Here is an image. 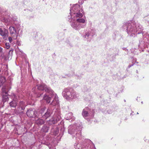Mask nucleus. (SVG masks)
Wrapping results in <instances>:
<instances>
[{
	"label": "nucleus",
	"mask_w": 149,
	"mask_h": 149,
	"mask_svg": "<svg viewBox=\"0 0 149 149\" xmlns=\"http://www.w3.org/2000/svg\"><path fill=\"white\" fill-rule=\"evenodd\" d=\"M70 15L68 19H72L70 21L71 27L74 29L79 30L85 27L86 22L85 19L81 18L83 16L84 11L77 4H74L70 9Z\"/></svg>",
	"instance_id": "nucleus-1"
},
{
	"label": "nucleus",
	"mask_w": 149,
	"mask_h": 149,
	"mask_svg": "<svg viewBox=\"0 0 149 149\" xmlns=\"http://www.w3.org/2000/svg\"><path fill=\"white\" fill-rule=\"evenodd\" d=\"M37 86L38 91H44L45 90V92H46V94H45L43 99L46 100L47 103H49L52 98L54 97V99L50 103V104L53 106H55L58 104L59 101L58 96L50 88L47 87L44 84L37 85Z\"/></svg>",
	"instance_id": "nucleus-2"
},
{
	"label": "nucleus",
	"mask_w": 149,
	"mask_h": 149,
	"mask_svg": "<svg viewBox=\"0 0 149 149\" xmlns=\"http://www.w3.org/2000/svg\"><path fill=\"white\" fill-rule=\"evenodd\" d=\"M123 28L131 37H134L137 34L141 33L143 30V27L138 23L127 22L123 24Z\"/></svg>",
	"instance_id": "nucleus-3"
},
{
	"label": "nucleus",
	"mask_w": 149,
	"mask_h": 149,
	"mask_svg": "<svg viewBox=\"0 0 149 149\" xmlns=\"http://www.w3.org/2000/svg\"><path fill=\"white\" fill-rule=\"evenodd\" d=\"M62 95L65 99L68 101L77 98L78 97V94L71 88H65L62 92Z\"/></svg>",
	"instance_id": "nucleus-4"
},
{
	"label": "nucleus",
	"mask_w": 149,
	"mask_h": 149,
	"mask_svg": "<svg viewBox=\"0 0 149 149\" xmlns=\"http://www.w3.org/2000/svg\"><path fill=\"white\" fill-rule=\"evenodd\" d=\"M74 146L76 149H96L92 142L88 139L85 140L84 143L76 142Z\"/></svg>",
	"instance_id": "nucleus-5"
},
{
	"label": "nucleus",
	"mask_w": 149,
	"mask_h": 149,
	"mask_svg": "<svg viewBox=\"0 0 149 149\" xmlns=\"http://www.w3.org/2000/svg\"><path fill=\"white\" fill-rule=\"evenodd\" d=\"M81 129V128L77 127L75 125H70L68 127V133L72 135L73 138L75 137L77 140L80 139L82 138Z\"/></svg>",
	"instance_id": "nucleus-6"
},
{
	"label": "nucleus",
	"mask_w": 149,
	"mask_h": 149,
	"mask_svg": "<svg viewBox=\"0 0 149 149\" xmlns=\"http://www.w3.org/2000/svg\"><path fill=\"white\" fill-rule=\"evenodd\" d=\"M94 114V110H92L91 111L88 107H86L83 110L82 113L83 117L88 120L93 117Z\"/></svg>",
	"instance_id": "nucleus-7"
},
{
	"label": "nucleus",
	"mask_w": 149,
	"mask_h": 149,
	"mask_svg": "<svg viewBox=\"0 0 149 149\" xmlns=\"http://www.w3.org/2000/svg\"><path fill=\"white\" fill-rule=\"evenodd\" d=\"M17 29L13 26H10L9 28V30L11 36L12 37L13 39L16 40L17 39L20 29L19 28L20 25L17 24Z\"/></svg>",
	"instance_id": "nucleus-8"
},
{
	"label": "nucleus",
	"mask_w": 149,
	"mask_h": 149,
	"mask_svg": "<svg viewBox=\"0 0 149 149\" xmlns=\"http://www.w3.org/2000/svg\"><path fill=\"white\" fill-rule=\"evenodd\" d=\"M61 119L60 113L59 111L57 110L55 111L53 118L49 120L48 123L51 125L55 124Z\"/></svg>",
	"instance_id": "nucleus-9"
},
{
	"label": "nucleus",
	"mask_w": 149,
	"mask_h": 149,
	"mask_svg": "<svg viewBox=\"0 0 149 149\" xmlns=\"http://www.w3.org/2000/svg\"><path fill=\"white\" fill-rule=\"evenodd\" d=\"M143 38L139 40V46L142 47L144 46L145 45L147 44H149V36L148 35H143L142 34Z\"/></svg>",
	"instance_id": "nucleus-10"
},
{
	"label": "nucleus",
	"mask_w": 149,
	"mask_h": 149,
	"mask_svg": "<svg viewBox=\"0 0 149 149\" xmlns=\"http://www.w3.org/2000/svg\"><path fill=\"white\" fill-rule=\"evenodd\" d=\"M0 35L2 36L3 38L6 39L8 36V30L5 28L0 27Z\"/></svg>",
	"instance_id": "nucleus-11"
},
{
	"label": "nucleus",
	"mask_w": 149,
	"mask_h": 149,
	"mask_svg": "<svg viewBox=\"0 0 149 149\" xmlns=\"http://www.w3.org/2000/svg\"><path fill=\"white\" fill-rule=\"evenodd\" d=\"M17 18L16 17H11L10 18H8V19L6 18L5 17H3V21L5 22H10V23H12V20L13 22V23L15 24V25H16V24H17Z\"/></svg>",
	"instance_id": "nucleus-12"
},
{
	"label": "nucleus",
	"mask_w": 149,
	"mask_h": 149,
	"mask_svg": "<svg viewBox=\"0 0 149 149\" xmlns=\"http://www.w3.org/2000/svg\"><path fill=\"white\" fill-rule=\"evenodd\" d=\"M17 111L18 112H19L25 109L26 105L24 102L21 101L19 102V104L17 105Z\"/></svg>",
	"instance_id": "nucleus-13"
},
{
	"label": "nucleus",
	"mask_w": 149,
	"mask_h": 149,
	"mask_svg": "<svg viewBox=\"0 0 149 149\" xmlns=\"http://www.w3.org/2000/svg\"><path fill=\"white\" fill-rule=\"evenodd\" d=\"M26 114L29 117H33L36 114L35 110L34 109H30L27 110Z\"/></svg>",
	"instance_id": "nucleus-14"
},
{
	"label": "nucleus",
	"mask_w": 149,
	"mask_h": 149,
	"mask_svg": "<svg viewBox=\"0 0 149 149\" xmlns=\"http://www.w3.org/2000/svg\"><path fill=\"white\" fill-rule=\"evenodd\" d=\"M52 112V109H48L47 111L45 113V115L42 116V118L44 119H46L51 115Z\"/></svg>",
	"instance_id": "nucleus-15"
},
{
	"label": "nucleus",
	"mask_w": 149,
	"mask_h": 149,
	"mask_svg": "<svg viewBox=\"0 0 149 149\" xmlns=\"http://www.w3.org/2000/svg\"><path fill=\"white\" fill-rule=\"evenodd\" d=\"M65 118L67 120L72 119V120H74L75 118V117L72 116V112L67 114L65 116Z\"/></svg>",
	"instance_id": "nucleus-16"
},
{
	"label": "nucleus",
	"mask_w": 149,
	"mask_h": 149,
	"mask_svg": "<svg viewBox=\"0 0 149 149\" xmlns=\"http://www.w3.org/2000/svg\"><path fill=\"white\" fill-rule=\"evenodd\" d=\"M60 125H61V128L60 130V134L61 135H62L63 134V132L65 130V129L64 128V122L63 121H61L60 123Z\"/></svg>",
	"instance_id": "nucleus-17"
},
{
	"label": "nucleus",
	"mask_w": 149,
	"mask_h": 149,
	"mask_svg": "<svg viewBox=\"0 0 149 149\" xmlns=\"http://www.w3.org/2000/svg\"><path fill=\"white\" fill-rule=\"evenodd\" d=\"M36 89V87L33 88L32 89V91L35 94V96L36 95V97H39L43 94V93H40L39 92H38L37 93L36 91H35Z\"/></svg>",
	"instance_id": "nucleus-18"
},
{
	"label": "nucleus",
	"mask_w": 149,
	"mask_h": 149,
	"mask_svg": "<svg viewBox=\"0 0 149 149\" xmlns=\"http://www.w3.org/2000/svg\"><path fill=\"white\" fill-rule=\"evenodd\" d=\"M10 105L11 107L15 108L17 105V103L15 101L13 100L10 103Z\"/></svg>",
	"instance_id": "nucleus-19"
},
{
	"label": "nucleus",
	"mask_w": 149,
	"mask_h": 149,
	"mask_svg": "<svg viewBox=\"0 0 149 149\" xmlns=\"http://www.w3.org/2000/svg\"><path fill=\"white\" fill-rule=\"evenodd\" d=\"M48 130L49 127L47 126L44 125L42 127L41 129V131L44 132H48Z\"/></svg>",
	"instance_id": "nucleus-20"
},
{
	"label": "nucleus",
	"mask_w": 149,
	"mask_h": 149,
	"mask_svg": "<svg viewBox=\"0 0 149 149\" xmlns=\"http://www.w3.org/2000/svg\"><path fill=\"white\" fill-rule=\"evenodd\" d=\"M52 132H53V134L56 135L58 133V127H56L54 130L52 129L51 130Z\"/></svg>",
	"instance_id": "nucleus-21"
},
{
	"label": "nucleus",
	"mask_w": 149,
	"mask_h": 149,
	"mask_svg": "<svg viewBox=\"0 0 149 149\" xmlns=\"http://www.w3.org/2000/svg\"><path fill=\"white\" fill-rule=\"evenodd\" d=\"M36 123L38 125H42L44 123V120L42 119H38L36 122Z\"/></svg>",
	"instance_id": "nucleus-22"
},
{
	"label": "nucleus",
	"mask_w": 149,
	"mask_h": 149,
	"mask_svg": "<svg viewBox=\"0 0 149 149\" xmlns=\"http://www.w3.org/2000/svg\"><path fill=\"white\" fill-rule=\"evenodd\" d=\"M6 80L5 77L3 76H0V82L1 85H3L6 81Z\"/></svg>",
	"instance_id": "nucleus-23"
},
{
	"label": "nucleus",
	"mask_w": 149,
	"mask_h": 149,
	"mask_svg": "<svg viewBox=\"0 0 149 149\" xmlns=\"http://www.w3.org/2000/svg\"><path fill=\"white\" fill-rule=\"evenodd\" d=\"M8 96L7 94V95H4L3 94V102H6L7 101H8Z\"/></svg>",
	"instance_id": "nucleus-24"
},
{
	"label": "nucleus",
	"mask_w": 149,
	"mask_h": 149,
	"mask_svg": "<svg viewBox=\"0 0 149 149\" xmlns=\"http://www.w3.org/2000/svg\"><path fill=\"white\" fill-rule=\"evenodd\" d=\"M7 89L5 87H4L2 88V91L3 93H5V95L7 94Z\"/></svg>",
	"instance_id": "nucleus-25"
},
{
	"label": "nucleus",
	"mask_w": 149,
	"mask_h": 149,
	"mask_svg": "<svg viewBox=\"0 0 149 149\" xmlns=\"http://www.w3.org/2000/svg\"><path fill=\"white\" fill-rule=\"evenodd\" d=\"M9 42L10 43H13V39L12 36L9 37L8 38Z\"/></svg>",
	"instance_id": "nucleus-26"
},
{
	"label": "nucleus",
	"mask_w": 149,
	"mask_h": 149,
	"mask_svg": "<svg viewBox=\"0 0 149 149\" xmlns=\"http://www.w3.org/2000/svg\"><path fill=\"white\" fill-rule=\"evenodd\" d=\"M89 36V33L88 32H86L84 36V37L86 39H87L88 37Z\"/></svg>",
	"instance_id": "nucleus-27"
},
{
	"label": "nucleus",
	"mask_w": 149,
	"mask_h": 149,
	"mask_svg": "<svg viewBox=\"0 0 149 149\" xmlns=\"http://www.w3.org/2000/svg\"><path fill=\"white\" fill-rule=\"evenodd\" d=\"M5 47L7 49H8L10 47V45L9 43H6L5 44Z\"/></svg>",
	"instance_id": "nucleus-28"
},
{
	"label": "nucleus",
	"mask_w": 149,
	"mask_h": 149,
	"mask_svg": "<svg viewBox=\"0 0 149 149\" xmlns=\"http://www.w3.org/2000/svg\"><path fill=\"white\" fill-rule=\"evenodd\" d=\"M46 109V108L45 107H44L42 108L40 110V112L42 113L44 112V111Z\"/></svg>",
	"instance_id": "nucleus-29"
},
{
	"label": "nucleus",
	"mask_w": 149,
	"mask_h": 149,
	"mask_svg": "<svg viewBox=\"0 0 149 149\" xmlns=\"http://www.w3.org/2000/svg\"><path fill=\"white\" fill-rule=\"evenodd\" d=\"M47 146H48V147H49V149H52V146L51 145V144H47Z\"/></svg>",
	"instance_id": "nucleus-30"
},
{
	"label": "nucleus",
	"mask_w": 149,
	"mask_h": 149,
	"mask_svg": "<svg viewBox=\"0 0 149 149\" xmlns=\"http://www.w3.org/2000/svg\"><path fill=\"white\" fill-rule=\"evenodd\" d=\"M16 43L17 44L19 45H21L20 41H19V40H17Z\"/></svg>",
	"instance_id": "nucleus-31"
},
{
	"label": "nucleus",
	"mask_w": 149,
	"mask_h": 149,
	"mask_svg": "<svg viewBox=\"0 0 149 149\" xmlns=\"http://www.w3.org/2000/svg\"><path fill=\"white\" fill-rule=\"evenodd\" d=\"M13 51V49H11L9 51V54H12V52Z\"/></svg>",
	"instance_id": "nucleus-32"
},
{
	"label": "nucleus",
	"mask_w": 149,
	"mask_h": 149,
	"mask_svg": "<svg viewBox=\"0 0 149 149\" xmlns=\"http://www.w3.org/2000/svg\"><path fill=\"white\" fill-rule=\"evenodd\" d=\"M134 64V63H132V64L131 65H129L128 66V67H127V68H130L132 66H133Z\"/></svg>",
	"instance_id": "nucleus-33"
},
{
	"label": "nucleus",
	"mask_w": 149,
	"mask_h": 149,
	"mask_svg": "<svg viewBox=\"0 0 149 149\" xmlns=\"http://www.w3.org/2000/svg\"><path fill=\"white\" fill-rule=\"evenodd\" d=\"M3 49L1 47H0V52H1L2 51Z\"/></svg>",
	"instance_id": "nucleus-34"
},
{
	"label": "nucleus",
	"mask_w": 149,
	"mask_h": 149,
	"mask_svg": "<svg viewBox=\"0 0 149 149\" xmlns=\"http://www.w3.org/2000/svg\"><path fill=\"white\" fill-rule=\"evenodd\" d=\"M133 113H134V112H133V111H132V113H131V114H130V115H133Z\"/></svg>",
	"instance_id": "nucleus-35"
},
{
	"label": "nucleus",
	"mask_w": 149,
	"mask_h": 149,
	"mask_svg": "<svg viewBox=\"0 0 149 149\" xmlns=\"http://www.w3.org/2000/svg\"><path fill=\"white\" fill-rule=\"evenodd\" d=\"M123 49L125 50H126L127 49L126 48H124Z\"/></svg>",
	"instance_id": "nucleus-36"
},
{
	"label": "nucleus",
	"mask_w": 149,
	"mask_h": 149,
	"mask_svg": "<svg viewBox=\"0 0 149 149\" xmlns=\"http://www.w3.org/2000/svg\"><path fill=\"white\" fill-rule=\"evenodd\" d=\"M80 78H81L80 77H78V79H80Z\"/></svg>",
	"instance_id": "nucleus-37"
},
{
	"label": "nucleus",
	"mask_w": 149,
	"mask_h": 149,
	"mask_svg": "<svg viewBox=\"0 0 149 149\" xmlns=\"http://www.w3.org/2000/svg\"><path fill=\"white\" fill-rule=\"evenodd\" d=\"M83 2H82V3L81 2V4H83Z\"/></svg>",
	"instance_id": "nucleus-38"
},
{
	"label": "nucleus",
	"mask_w": 149,
	"mask_h": 149,
	"mask_svg": "<svg viewBox=\"0 0 149 149\" xmlns=\"http://www.w3.org/2000/svg\"><path fill=\"white\" fill-rule=\"evenodd\" d=\"M141 103L142 104H143V102L142 101V102H141Z\"/></svg>",
	"instance_id": "nucleus-39"
},
{
	"label": "nucleus",
	"mask_w": 149,
	"mask_h": 149,
	"mask_svg": "<svg viewBox=\"0 0 149 149\" xmlns=\"http://www.w3.org/2000/svg\"><path fill=\"white\" fill-rule=\"evenodd\" d=\"M137 114H139V113H138V112H137Z\"/></svg>",
	"instance_id": "nucleus-40"
},
{
	"label": "nucleus",
	"mask_w": 149,
	"mask_h": 149,
	"mask_svg": "<svg viewBox=\"0 0 149 149\" xmlns=\"http://www.w3.org/2000/svg\"><path fill=\"white\" fill-rule=\"evenodd\" d=\"M31 97H32V95H31Z\"/></svg>",
	"instance_id": "nucleus-41"
},
{
	"label": "nucleus",
	"mask_w": 149,
	"mask_h": 149,
	"mask_svg": "<svg viewBox=\"0 0 149 149\" xmlns=\"http://www.w3.org/2000/svg\"><path fill=\"white\" fill-rule=\"evenodd\" d=\"M136 72L137 73V72H138L137 70L136 71Z\"/></svg>",
	"instance_id": "nucleus-42"
}]
</instances>
